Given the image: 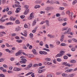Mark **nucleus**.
Wrapping results in <instances>:
<instances>
[{
	"label": "nucleus",
	"instance_id": "nucleus-23",
	"mask_svg": "<svg viewBox=\"0 0 77 77\" xmlns=\"http://www.w3.org/2000/svg\"><path fill=\"white\" fill-rule=\"evenodd\" d=\"M24 36H27V31L25 30L24 32Z\"/></svg>",
	"mask_w": 77,
	"mask_h": 77
},
{
	"label": "nucleus",
	"instance_id": "nucleus-6",
	"mask_svg": "<svg viewBox=\"0 0 77 77\" xmlns=\"http://www.w3.org/2000/svg\"><path fill=\"white\" fill-rule=\"evenodd\" d=\"M22 53L21 51L20 50L18 52L15 54V55L16 56H20L21 54V53Z\"/></svg>",
	"mask_w": 77,
	"mask_h": 77
},
{
	"label": "nucleus",
	"instance_id": "nucleus-53",
	"mask_svg": "<svg viewBox=\"0 0 77 77\" xmlns=\"http://www.w3.org/2000/svg\"><path fill=\"white\" fill-rule=\"evenodd\" d=\"M57 60L58 62H60L61 61V59L60 58H57Z\"/></svg>",
	"mask_w": 77,
	"mask_h": 77
},
{
	"label": "nucleus",
	"instance_id": "nucleus-27",
	"mask_svg": "<svg viewBox=\"0 0 77 77\" xmlns=\"http://www.w3.org/2000/svg\"><path fill=\"white\" fill-rule=\"evenodd\" d=\"M15 23L16 24H19L20 23V21H19V20H16L15 21Z\"/></svg>",
	"mask_w": 77,
	"mask_h": 77
},
{
	"label": "nucleus",
	"instance_id": "nucleus-46",
	"mask_svg": "<svg viewBox=\"0 0 77 77\" xmlns=\"http://www.w3.org/2000/svg\"><path fill=\"white\" fill-rule=\"evenodd\" d=\"M14 17H11L9 19V20L10 21H13Z\"/></svg>",
	"mask_w": 77,
	"mask_h": 77
},
{
	"label": "nucleus",
	"instance_id": "nucleus-55",
	"mask_svg": "<svg viewBox=\"0 0 77 77\" xmlns=\"http://www.w3.org/2000/svg\"><path fill=\"white\" fill-rule=\"evenodd\" d=\"M4 59L3 58H1L0 59V62H3V61H4Z\"/></svg>",
	"mask_w": 77,
	"mask_h": 77
},
{
	"label": "nucleus",
	"instance_id": "nucleus-8",
	"mask_svg": "<svg viewBox=\"0 0 77 77\" xmlns=\"http://www.w3.org/2000/svg\"><path fill=\"white\" fill-rule=\"evenodd\" d=\"M3 34H4V35H6V32L4 31H2L0 32V35L1 36H3Z\"/></svg>",
	"mask_w": 77,
	"mask_h": 77
},
{
	"label": "nucleus",
	"instance_id": "nucleus-19",
	"mask_svg": "<svg viewBox=\"0 0 77 77\" xmlns=\"http://www.w3.org/2000/svg\"><path fill=\"white\" fill-rule=\"evenodd\" d=\"M67 75H68L67 74H66L65 73H63L62 74V76L63 77H67Z\"/></svg>",
	"mask_w": 77,
	"mask_h": 77
},
{
	"label": "nucleus",
	"instance_id": "nucleus-56",
	"mask_svg": "<svg viewBox=\"0 0 77 77\" xmlns=\"http://www.w3.org/2000/svg\"><path fill=\"white\" fill-rule=\"evenodd\" d=\"M8 72L10 74L11 73H12V72H13V71L11 70H9L8 71Z\"/></svg>",
	"mask_w": 77,
	"mask_h": 77
},
{
	"label": "nucleus",
	"instance_id": "nucleus-42",
	"mask_svg": "<svg viewBox=\"0 0 77 77\" xmlns=\"http://www.w3.org/2000/svg\"><path fill=\"white\" fill-rule=\"evenodd\" d=\"M38 66V64H34L32 66V67L33 68H34V67H36V66Z\"/></svg>",
	"mask_w": 77,
	"mask_h": 77
},
{
	"label": "nucleus",
	"instance_id": "nucleus-60",
	"mask_svg": "<svg viewBox=\"0 0 77 77\" xmlns=\"http://www.w3.org/2000/svg\"><path fill=\"white\" fill-rule=\"evenodd\" d=\"M20 17L22 19H23V18H24V17H25V16L24 15L21 16H20Z\"/></svg>",
	"mask_w": 77,
	"mask_h": 77
},
{
	"label": "nucleus",
	"instance_id": "nucleus-4",
	"mask_svg": "<svg viewBox=\"0 0 77 77\" xmlns=\"http://www.w3.org/2000/svg\"><path fill=\"white\" fill-rule=\"evenodd\" d=\"M39 53L40 54H44V55H47L48 54L47 53V52L45 51H39Z\"/></svg>",
	"mask_w": 77,
	"mask_h": 77
},
{
	"label": "nucleus",
	"instance_id": "nucleus-22",
	"mask_svg": "<svg viewBox=\"0 0 77 77\" xmlns=\"http://www.w3.org/2000/svg\"><path fill=\"white\" fill-rule=\"evenodd\" d=\"M63 64L65 65V66H68V63H67V62H64L63 63Z\"/></svg>",
	"mask_w": 77,
	"mask_h": 77
},
{
	"label": "nucleus",
	"instance_id": "nucleus-24",
	"mask_svg": "<svg viewBox=\"0 0 77 77\" xmlns=\"http://www.w3.org/2000/svg\"><path fill=\"white\" fill-rule=\"evenodd\" d=\"M35 3H37V4H39V3H42V1H35Z\"/></svg>",
	"mask_w": 77,
	"mask_h": 77
},
{
	"label": "nucleus",
	"instance_id": "nucleus-1",
	"mask_svg": "<svg viewBox=\"0 0 77 77\" xmlns=\"http://www.w3.org/2000/svg\"><path fill=\"white\" fill-rule=\"evenodd\" d=\"M24 8L25 9H26L25 10V12L24 13V15H26L27 14H28L29 12V9L28 8L29 7L27 5H25Z\"/></svg>",
	"mask_w": 77,
	"mask_h": 77
},
{
	"label": "nucleus",
	"instance_id": "nucleus-9",
	"mask_svg": "<svg viewBox=\"0 0 77 77\" xmlns=\"http://www.w3.org/2000/svg\"><path fill=\"white\" fill-rule=\"evenodd\" d=\"M48 36L50 38H54L55 37V36L54 35H51L48 34Z\"/></svg>",
	"mask_w": 77,
	"mask_h": 77
},
{
	"label": "nucleus",
	"instance_id": "nucleus-14",
	"mask_svg": "<svg viewBox=\"0 0 77 77\" xmlns=\"http://www.w3.org/2000/svg\"><path fill=\"white\" fill-rule=\"evenodd\" d=\"M32 63H30L29 65L27 66V68H31L32 66Z\"/></svg>",
	"mask_w": 77,
	"mask_h": 77
},
{
	"label": "nucleus",
	"instance_id": "nucleus-49",
	"mask_svg": "<svg viewBox=\"0 0 77 77\" xmlns=\"http://www.w3.org/2000/svg\"><path fill=\"white\" fill-rule=\"evenodd\" d=\"M55 3H56V4H57V5H59V4L60 3H59V2L58 1H56L55 2Z\"/></svg>",
	"mask_w": 77,
	"mask_h": 77
},
{
	"label": "nucleus",
	"instance_id": "nucleus-20",
	"mask_svg": "<svg viewBox=\"0 0 77 77\" xmlns=\"http://www.w3.org/2000/svg\"><path fill=\"white\" fill-rule=\"evenodd\" d=\"M16 42H18V43H21V42H23V40H16Z\"/></svg>",
	"mask_w": 77,
	"mask_h": 77
},
{
	"label": "nucleus",
	"instance_id": "nucleus-64",
	"mask_svg": "<svg viewBox=\"0 0 77 77\" xmlns=\"http://www.w3.org/2000/svg\"><path fill=\"white\" fill-rule=\"evenodd\" d=\"M3 67H4V68H8V66H7V65H3Z\"/></svg>",
	"mask_w": 77,
	"mask_h": 77
},
{
	"label": "nucleus",
	"instance_id": "nucleus-43",
	"mask_svg": "<svg viewBox=\"0 0 77 77\" xmlns=\"http://www.w3.org/2000/svg\"><path fill=\"white\" fill-rule=\"evenodd\" d=\"M15 6H16V7H18L19 8H20L21 7V6L20 5L17 4L15 5Z\"/></svg>",
	"mask_w": 77,
	"mask_h": 77
},
{
	"label": "nucleus",
	"instance_id": "nucleus-25",
	"mask_svg": "<svg viewBox=\"0 0 77 77\" xmlns=\"http://www.w3.org/2000/svg\"><path fill=\"white\" fill-rule=\"evenodd\" d=\"M45 9L46 11H49V10H50V9H51V7H47Z\"/></svg>",
	"mask_w": 77,
	"mask_h": 77
},
{
	"label": "nucleus",
	"instance_id": "nucleus-52",
	"mask_svg": "<svg viewBox=\"0 0 77 77\" xmlns=\"http://www.w3.org/2000/svg\"><path fill=\"white\" fill-rule=\"evenodd\" d=\"M64 9V8L63 7H60L59 8V10H63Z\"/></svg>",
	"mask_w": 77,
	"mask_h": 77
},
{
	"label": "nucleus",
	"instance_id": "nucleus-63",
	"mask_svg": "<svg viewBox=\"0 0 77 77\" xmlns=\"http://www.w3.org/2000/svg\"><path fill=\"white\" fill-rule=\"evenodd\" d=\"M73 40L74 42H77V39H75V38H73Z\"/></svg>",
	"mask_w": 77,
	"mask_h": 77
},
{
	"label": "nucleus",
	"instance_id": "nucleus-21",
	"mask_svg": "<svg viewBox=\"0 0 77 77\" xmlns=\"http://www.w3.org/2000/svg\"><path fill=\"white\" fill-rule=\"evenodd\" d=\"M70 62L71 63H75V62H76V61H75L74 60H72L70 61Z\"/></svg>",
	"mask_w": 77,
	"mask_h": 77
},
{
	"label": "nucleus",
	"instance_id": "nucleus-2",
	"mask_svg": "<svg viewBox=\"0 0 77 77\" xmlns=\"http://www.w3.org/2000/svg\"><path fill=\"white\" fill-rule=\"evenodd\" d=\"M21 60L20 61V63H26V62H27V60L26 59L24 58H22L21 59Z\"/></svg>",
	"mask_w": 77,
	"mask_h": 77
},
{
	"label": "nucleus",
	"instance_id": "nucleus-26",
	"mask_svg": "<svg viewBox=\"0 0 77 77\" xmlns=\"http://www.w3.org/2000/svg\"><path fill=\"white\" fill-rule=\"evenodd\" d=\"M56 57H62V55L61 54H57L56 56Z\"/></svg>",
	"mask_w": 77,
	"mask_h": 77
},
{
	"label": "nucleus",
	"instance_id": "nucleus-59",
	"mask_svg": "<svg viewBox=\"0 0 77 77\" xmlns=\"http://www.w3.org/2000/svg\"><path fill=\"white\" fill-rule=\"evenodd\" d=\"M45 23V21H42L40 23V24H43L44 23Z\"/></svg>",
	"mask_w": 77,
	"mask_h": 77
},
{
	"label": "nucleus",
	"instance_id": "nucleus-16",
	"mask_svg": "<svg viewBox=\"0 0 77 77\" xmlns=\"http://www.w3.org/2000/svg\"><path fill=\"white\" fill-rule=\"evenodd\" d=\"M58 20L59 21H63V19H62V18H60V17H59L57 18Z\"/></svg>",
	"mask_w": 77,
	"mask_h": 77
},
{
	"label": "nucleus",
	"instance_id": "nucleus-12",
	"mask_svg": "<svg viewBox=\"0 0 77 77\" xmlns=\"http://www.w3.org/2000/svg\"><path fill=\"white\" fill-rule=\"evenodd\" d=\"M36 24V20H34L32 23V26H34Z\"/></svg>",
	"mask_w": 77,
	"mask_h": 77
},
{
	"label": "nucleus",
	"instance_id": "nucleus-41",
	"mask_svg": "<svg viewBox=\"0 0 77 77\" xmlns=\"http://www.w3.org/2000/svg\"><path fill=\"white\" fill-rule=\"evenodd\" d=\"M47 77H53V76L52 75V74H50L48 75L47 76Z\"/></svg>",
	"mask_w": 77,
	"mask_h": 77
},
{
	"label": "nucleus",
	"instance_id": "nucleus-29",
	"mask_svg": "<svg viewBox=\"0 0 77 77\" xmlns=\"http://www.w3.org/2000/svg\"><path fill=\"white\" fill-rule=\"evenodd\" d=\"M70 32H71V28H69L68 30V34H70Z\"/></svg>",
	"mask_w": 77,
	"mask_h": 77
},
{
	"label": "nucleus",
	"instance_id": "nucleus-28",
	"mask_svg": "<svg viewBox=\"0 0 77 77\" xmlns=\"http://www.w3.org/2000/svg\"><path fill=\"white\" fill-rule=\"evenodd\" d=\"M45 60H46L47 61H50V60H51V58H46L45 59Z\"/></svg>",
	"mask_w": 77,
	"mask_h": 77
},
{
	"label": "nucleus",
	"instance_id": "nucleus-15",
	"mask_svg": "<svg viewBox=\"0 0 77 77\" xmlns=\"http://www.w3.org/2000/svg\"><path fill=\"white\" fill-rule=\"evenodd\" d=\"M60 53L61 54V55L63 56V54H64L65 53V51H61L60 52Z\"/></svg>",
	"mask_w": 77,
	"mask_h": 77
},
{
	"label": "nucleus",
	"instance_id": "nucleus-35",
	"mask_svg": "<svg viewBox=\"0 0 77 77\" xmlns=\"http://www.w3.org/2000/svg\"><path fill=\"white\" fill-rule=\"evenodd\" d=\"M5 51L7 52H8L9 53H11V52L9 50V49H5Z\"/></svg>",
	"mask_w": 77,
	"mask_h": 77
},
{
	"label": "nucleus",
	"instance_id": "nucleus-17",
	"mask_svg": "<svg viewBox=\"0 0 77 77\" xmlns=\"http://www.w3.org/2000/svg\"><path fill=\"white\" fill-rule=\"evenodd\" d=\"M20 30V27H18L16 28L15 31V32H18Z\"/></svg>",
	"mask_w": 77,
	"mask_h": 77
},
{
	"label": "nucleus",
	"instance_id": "nucleus-7",
	"mask_svg": "<svg viewBox=\"0 0 77 77\" xmlns=\"http://www.w3.org/2000/svg\"><path fill=\"white\" fill-rule=\"evenodd\" d=\"M44 64H45V65H51L52 64V63H50V62H48L46 61V62H44Z\"/></svg>",
	"mask_w": 77,
	"mask_h": 77
},
{
	"label": "nucleus",
	"instance_id": "nucleus-13",
	"mask_svg": "<svg viewBox=\"0 0 77 77\" xmlns=\"http://www.w3.org/2000/svg\"><path fill=\"white\" fill-rule=\"evenodd\" d=\"M32 52H33L34 54H36V51L34 49H33L32 51Z\"/></svg>",
	"mask_w": 77,
	"mask_h": 77
},
{
	"label": "nucleus",
	"instance_id": "nucleus-40",
	"mask_svg": "<svg viewBox=\"0 0 77 77\" xmlns=\"http://www.w3.org/2000/svg\"><path fill=\"white\" fill-rule=\"evenodd\" d=\"M56 44L57 45H59L60 44V42L59 41H57L56 42Z\"/></svg>",
	"mask_w": 77,
	"mask_h": 77
},
{
	"label": "nucleus",
	"instance_id": "nucleus-51",
	"mask_svg": "<svg viewBox=\"0 0 77 77\" xmlns=\"http://www.w3.org/2000/svg\"><path fill=\"white\" fill-rule=\"evenodd\" d=\"M39 45H41V46H42V45H43V42H40Z\"/></svg>",
	"mask_w": 77,
	"mask_h": 77
},
{
	"label": "nucleus",
	"instance_id": "nucleus-34",
	"mask_svg": "<svg viewBox=\"0 0 77 77\" xmlns=\"http://www.w3.org/2000/svg\"><path fill=\"white\" fill-rule=\"evenodd\" d=\"M32 73H33V72H29L28 73L26 74V76H27V75H30L31 74H32Z\"/></svg>",
	"mask_w": 77,
	"mask_h": 77
},
{
	"label": "nucleus",
	"instance_id": "nucleus-38",
	"mask_svg": "<svg viewBox=\"0 0 77 77\" xmlns=\"http://www.w3.org/2000/svg\"><path fill=\"white\" fill-rule=\"evenodd\" d=\"M68 29V27H66L62 29V31L63 30H67Z\"/></svg>",
	"mask_w": 77,
	"mask_h": 77
},
{
	"label": "nucleus",
	"instance_id": "nucleus-58",
	"mask_svg": "<svg viewBox=\"0 0 77 77\" xmlns=\"http://www.w3.org/2000/svg\"><path fill=\"white\" fill-rule=\"evenodd\" d=\"M2 2L3 4H5L6 3V1L5 0H2Z\"/></svg>",
	"mask_w": 77,
	"mask_h": 77
},
{
	"label": "nucleus",
	"instance_id": "nucleus-61",
	"mask_svg": "<svg viewBox=\"0 0 77 77\" xmlns=\"http://www.w3.org/2000/svg\"><path fill=\"white\" fill-rule=\"evenodd\" d=\"M66 24H67L66 22H65V23H63L62 25L63 26H66Z\"/></svg>",
	"mask_w": 77,
	"mask_h": 77
},
{
	"label": "nucleus",
	"instance_id": "nucleus-57",
	"mask_svg": "<svg viewBox=\"0 0 77 77\" xmlns=\"http://www.w3.org/2000/svg\"><path fill=\"white\" fill-rule=\"evenodd\" d=\"M17 35L15 33H14L13 34H11V36H16Z\"/></svg>",
	"mask_w": 77,
	"mask_h": 77
},
{
	"label": "nucleus",
	"instance_id": "nucleus-45",
	"mask_svg": "<svg viewBox=\"0 0 77 77\" xmlns=\"http://www.w3.org/2000/svg\"><path fill=\"white\" fill-rule=\"evenodd\" d=\"M0 77H5V75H4L3 74H0Z\"/></svg>",
	"mask_w": 77,
	"mask_h": 77
},
{
	"label": "nucleus",
	"instance_id": "nucleus-48",
	"mask_svg": "<svg viewBox=\"0 0 77 77\" xmlns=\"http://www.w3.org/2000/svg\"><path fill=\"white\" fill-rule=\"evenodd\" d=\"M62 74L61 72H57L56 73V75H60Z\"/></svg>",
	"mask_w": 77,
	"mask_h": 77
},
{
	"label": "nucleus",
	"instance_id": "nucleus-5",
	"mask_svg": "<svg viewBox=\"0 0 77 77\" xmlns=\"http://www.w3.org/2000/svg\"><path fill=\"white\" fill-rule=\"evenodd\" d=\"M13 71H21V69L17 67H14L13 69Z\"/></svg>",
	"mask_w": 77,
	"mask_h": 77
},
{
	"label": "nucleus",
	"instance_id": "nucleus-32",
	"mask_svg": "<svg viewBox=\"0 0 77 77\" xmlns=\"http://www.w3.org/2000/svg\"><path fill=\"white\" fill-rule=\"evenodd\" d=\"M44 68H45V66H41L38 69L39 70H41V69H43Z\"/></svg>",
	"mask_w": 77,
	"mask_h": 77
},
{
	"label": "nucleus",
	"instance_id": "nucleus-62",
	"mask_svg": "<svg viewBox=\"0 0 77 77\" xmlns=\"http://www.w3.org/2000/svg\"><path fill=\"white\" fill-rule=\"evenodd\" d=\"M6 45L7 46V47H10V45H9V44L8 43H6Z\"/></svg>",
	"mask_w": 77,
	"mask_h": 77
},
{
	"label": "nucleus",
	"instance_id": "nucleus-31",
	"mask_svg": "<svg viewBox=\"0 0 77 77\" xmlns=\"http://www.w3.org/2000/svg\"><path fill=\"white\" fill-rule=\"evenodd\" d=\"M5 19H0V23H3V22H5Z\"/></svg>",
	"mask_w": 77,
	"mask_h": 77
},
{
	"label": "nucleus",
	"instance_id": "nucleus-44",
	"mask_svg": "<svg viewBox=\"0 0 77 77\" xmlns=\"http://www.w3.org/2000/svg\"><path fill=\"white\" fill-rule=\"evenodd\" d=\"M60 45L61 46H66V44L65 43H61Z\"/></svg>",
	"mask_w": 77,
	"mask_h": 77
},
{
	"label": "nucleus",
	"instance_id": "nucleus-39",
	"mask_svg": "<svg viewBox=\"0 0 77 77\" xmlns=\"http://www.w3.org/2000/svg\"><path fill=\"white\" fill-rule=\"evenodd\" d=\"M74 77V74H70L68 76V77Z\"/></svg>",
	"mask_w": 77,
	"mask_h": 77
},
{
	"label": "nucleus",
	"instance_id": "nucleus-10",
	"mask_svg": "<svg viewBox=\"0 0 77 77\" xmlns=\"http://www.w3.org/2000/svg\"><path fill=\"white\" fill-rule=\"evenodd\" d=\"M30 20H32L33 18H34V17L33 16V13H32L30 15Z\"/></svg>",
	"mask_w": 77,
	"mask_h": 77
},
{
	"label": "nucleus",
	"instance_id": "nucleus-30",
	"mask_svg": "<svg viewBox=\"0 0 77 77\" xmlns=\"http://www.w3.org/2000/svg\"><path fill=\"white\" fill-rule=\"evenodd\" d=\"M0 29H5V26H3L2 25H0Z\"/></svg>",
	"mask_w": 77,
	"mask_h": 77
},
{
	"label": "nucleus",
	"instance_id": "nucleus-37",
	"mask_svg": "<svg viewBox=\"0 0 77 77\" xmlns=\"http://www.w3.org/2000/svg\"><path fill=\"white\" fill-rule=\"evenodd\" d=\"M76 3H77V0H75L73 2L72 4L73 5H75Z\"/></svg>",
	"mask_w": 77,
	"mask_h": 77
},
{
	"label": "nucleus",
	"instance_id": "nucleus-11",
	"mask_svg": "<svg viewBox=\"0 0 77 77\" xmlns=\"http://www.w3.org/2000/svg\"><path fill=\"white\" fill-rule=\"evenodd\" d=\"M63 40H64V35H63L61 37L60 41L61 42H62Z\"/></svg>",
	"mask_w": 77,
	"mask_h": 77
},
{
	"label": "nucleus",
	"instance_id": "nucleus-50",
	"mask_svg": "<svg viewBox=\"0 0 77 77\" xmlns=\"http://www.w3.org/2000/svg\"><path fill=\"white\" fill-rule=\"evenodd\" d=\"M56 16L57 17H60V14L59 13H57L56 14Z\"/></svg>",
	"mask_w": 77,
	"mask_h": 77
},
{
	"label": "nucleus",
	"instance_id": "nucleus-47",
	"mask_svg": "<svg viewBox=\"0 0 77 77\" xmlns=\"http://www.w3.org/2000/svg\"><path fill=\"white\" fill-rule=\"evenodd\" d=\"M63 58L64 59H68V57H67V56L65 55L63 56Z\"/></svg>",
	"mask_w": 77,
	"mask_h": 77
},
{
	"label": "nucleus",
	"instance_id": "nucleus-18",
	"mask_svg": "<svg viewBox=\"0 0 77 77\" xmlns=\"http://www.w3.org/2000/svg\"><path fill=\"white\" fill-rule=\"evenodd\" d=\"M41 6L39 5H37L35 6V9H37V8H39Z\"/></svg>",
	"mask_w": 77,
	"mask_h": 77
},
{
	"label": "nucleus",
	"instance_id": "nucleus-33",
	"mask_svg": "<svg viewBox=\"0 0 77 77\" xmlns=\"http://www.w3.org/2000/svg\"><path fill=\"white\" fill-rule=\"evenodd\" d=\"M29 37H30V38H32L33 37V34L32 33L30 34Z\"/></svg>",
	"mask_w": 77,
	"mask_h": 77
},
{
	"label": "nucleus",
	"instance_id": "nucleus-54",
	"mask_svg": "<svg viewBox=\"0 0 77 77\" xmlns=\"http://www.w3.org/2000/svg\"><path fill=\"white\" fill-rule=\"evenodd\" d=\"M71 71H72V69H68V72H71Z\"/></svg>",
	"mask_w": 77,
	"mask_h": 77
},
{
	"label": "nucleus",
	"instance_id": "nucleus-3",
	"mask_svg": "<svg viewBox=\"0 0 77 77\" xmlns=\"http://www.w3.org/2000/svg\"><path fill=\"white\" fill-rule=\"evenodd\" d=\"M68 15L69 16V17H71V20H72V13L70 12L69 11H68Z\"/></svg>",
	"mask_w": 77,
	"mask_h": 77
},
{
	"label": "nucleus",
	"instance_id": "nucleus-36",
	"mask_svg": "<svg viewBox=\"0 0 77 77\" xmlns=\"http://www.w3.org/2000/svg\"><path fill=\"white\" fill-rule=\"evenodd\" d=\"M43 50H45V51H50V50L48 49H47L46 48H43Z\"/></svg>",
	"mask_w": 77,
	"mask_h": 77
}]
</instances>
